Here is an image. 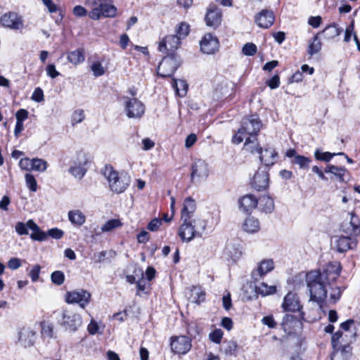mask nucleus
<instances>
[{
	"mask_svg": "<svg viewBox=\"0 0 360 360\" xmlns=\"http://www.w3.org/2000/svg\"><path fill=\"white\" fill-rule=\"evenodd\" d=\"M27 225L30 229L33 232L30 235V238L34 240L44 241L47 238L46 232L41 231L36 223L32 219L27 221Z\"/></svg>",
	"mask_w": 360,
	"mask_h": 360,
	"instance_id": "5701e85b",
	"label": "nucleus"
},
{
	"mask_svg": "<svg viewBox=\"0 0 360 360\" xmlns=\"http://www.w3.org/2000/svg\"><path fill=\"white\" fill-rule=\"evenodd\" d=\"M122 224L120 219H112L106 221L101 230L102 232H109L112 231L115 229L119 228L122 226Z\"/></svg>",
	"mask_w": 360,
	"mask_h": 360,
	"instance_id": "4c0bfd02",
	"label": "nucleus"
},
{
	"mask_svg": "<svg viewBox=\"0 0 360 360\" xmlns=\"http://www.w3.org/2000/svg\"><path fill=\"white\" fill-rule=\"evenodd\" d=\"M275 17L272 11L263 9L255 17L256 24L261 28L267 29L274 22Z\"/></svg>",
	"mask_w": 360,
	"mask_h": 360,
	"instance_id": "4468645a",
	"label": "nucleus"
},
{
	"mask_svg": "<svg viewBox=\"0 0 360 360\" xmlns=\"http://www.w3.org/2000/svg\"><path fill=\"white\" fill-rule=\"evenodd\" d=\"M172 87L174 89L176 94L179 97L186 96L188 91V84L184 79H172Z\"/></svg>",
	"mask_w": 360,
	"mask_h": 360,
	"instance_id": "bb28decb",
	"label": "nucleus"
},
{
	"mask_svg": "<svg viewBox=\"0 0 360 360\" xmlns=\"http://www.w3.org/2000/svg\"><path fill=\"white\" fill-rule=\"evenodd\" d=\"M48 167V162L41 158H32V171L44 172Z\"/></svg>",
	"mask_w": 360,
	"mask_h": 360,
	"instance_id": "72a5a7b5",
	"label": "nucleus"
},
{
	"mask_svg": "<svg viewBox=\"0 0 360 360\" xmlns=\"http://www.w3.org/2000/svg\"><path fill=\"white\" fill-rule=\"evenodd\" d=\"M258 204V200L251 194L243 196L240 200V205L245 212L251 211Z\"/></svg>",
	"mask_w": 360,
	"mask_h": 360,
	"instance_id": "393cba45",
	"label": "nucleus"
},
{
	"mask_svg": "<svg viewBox=\"0 0 360 360\" xmlns=\"http://www.w3.org/2000/svg\"><path fill=\"white\" fill-rule=\"evenodd\" d=\"M282 307L285 311H300L301 305L297 295L292 292L288 293L284 297Z\"/></svg>",
	"mask_w": 360,
	"mask_h": 360,
	"instance_id": "dca6fc26",
	"label": "nucleus"
},
{
	"mask_svg": "<svg viewBox=\"0 0 360 360\" xmlns=\"http://www.w3.org/2000/svg\"><path fill=\"white\" fill-rule=\"evenodd\" d=\"M252 186L258 190H264L269 186V174L264 170H258L252 181Z\"/></svg>",
	"mask_w": 360,
	"mask_h": 360,
	"instance_id": "f3484780",
	"label": "nucleus"
},
{
	"mask_svg": "<svg viewBox=\"0 0 360 360\" xmlns=\"http://www.w3.org/2000/svg\"><path fill=\"white\" fill-rule=\"evenodd\" d=\"M274 269V262L271 259H263L251 273V278L254 281H258L266 274Z\"/></svg>",
	"mask_w": 360,
	"mask_h": 360,
	"instance_id": "ddd939ff",
	"label": "nucleus"
},
{
	"mask_svg": "<svg viewBox=\"0 0 360 360\" xmlns=\"http://www.w3.org/2000/svg\"><path fill=\"white\" fill-rule=\"evenodd\" d=\"M124 106L129 118H141L145 112L143 103L136 98H124Z\"/></svg>",
	"mask_w": 360,
	"mask_h": 360,
	"instance_id": "6e6552de",
	"label": "nucleus"
},
{
	"mask_svg": "<svg viewBox=\"0 0 360 360\" xmlns=\"http://www.w3.org/2000/svg\"><path fill=\"white\" fill-rule=\"evenodd\" d=\"M335 155H345V153H331L329 152H321L319 150H316L314 153V157L316 160L325 162H329Z\"/></svg>",
	"mask_w": 360,
	"mask_h": 360,
	"instance_id": "e433bc0d",
	"label": "nucleus"
},
{
	"mask_svg": "<svg viewBox=\"0 0 360 360\" xmlns=\"http://www.w3.org/2000/svg\"><path fill=\"white\" fill-rule=\"evenodd\" d=\"M172 350L179 354H186L191 348V341L188 337L181 335L171 338Z\"/></svg>",
	"mask_w": 360,
	"mask_h": 360,
	"instance_id": "f8f14e48",
	"label": "nucleus"
},
{
	"mask_svg": "<svg viewBox=\"0 0 360 360\" xmlns=\"http://www.w3.org/2000/svg\"><path fill=\"white\" fill-rule=\"evenodd\" d=\"M340 269L338 266L336 271L333 274L329 273L328 269L323 273L319 271L307 273L306 281L310 293V300L319 304L325 300L327 296L326 285L330 284L328 280H335L340 275Z\"/></svg>",
	"mask_w": 360,
	"mask_h": 360,
	"instance_id": "f257e3e1",
	"label": "nucleus"
},
{
	"mask_svg": "<svg viewBox=\"0 0 360 360\" xmlns=\"http://www.w3.org/2000/svg\"><path fill=\"white\" fill-rule=\"evenodd\" d=\"M262 322L264 325H266L267 326H269L271 328H274L276 326V323L275 322V321H274V319L272 316H264L262 319Z\"/></svg>",
	"mask_w": 360,
	"mask_h": 360,
	"instance_id": "69168bd1",
	"label": "nucleus"
},
{
	"mask_svg": "<svg viewBox=\"0 0 360 360\" xmlns=\"http://www.w3.org/2000/svg\"><path fill=\"white\" fill-rule=\"evenodd\" d=\"M21 266V261L20 259L13 257L8 260V267L12 270H16Z\"/></svg>",
	"mask_w": 360,
	"mask_h": 360,
	"instance_id": "13d9d810",
	"label": "nucleus"
},
{
	"mask_svg": "<svg viewBox=\"0 0 360 360\" xmlns=\"http://www.w3.org/2000/svg\"><path fill=\"white\" fill-rule=\"evenodd\" d=\"M90 299V292L84 290L68 292L65 295L66 302L78 304L82 308H84L89 303Z\"/></svg>",
	"mask_w": 360,
	"mask_h": 360,
	"instance_id": "9b49d317",
	"label": "nucleus"
},
{
	"mask_svg": "<svg viewBox=\"0 0 360 360\" xmlns=\"http://www.w3.org/2000/svg\"><path fill=\"white\" fill-rule=\"evenodd\" d=\"M321 49V43L318 39V37L316 36L314 37L312 42L309 44V53L311 55L315 54L318 53Z\"/></svg>",
	"mask_w": 360,
	"mask_h": 360,
	"instance_id": "a18cd8bd",
	"label": "nucleus"
},
{
	"mask_svg": "<svg viewBox=\"0 0 360 360\" xmlns=\"http://www.w3.org/2000/svg\"><path fill=\"white\" fill-rule=\"evenodd\" d=\"M51 279L53 283L60 285L64 283L65 276L62 271H56L51 274Z\"/></svg>",
	"mask_w": 360,
	"mask_h": 360,
	"instance_id": "c03bdc74",
	"label": "nucleus"
},
{
	"mask_svg": "<svg viewBox=\"0 0 360 360\" xmlns=\"http://www.w3.org/2000/svg\"><path fill=\"white\" fill-rule=\"evenodd\" d=\"M266 84L271 89L278 88L280 84L279 77L278 75H274L266 81Z\"/></svg>",
	"mask_w": 360,
	"mask_h": 360,
	"instance_id": "052dcab7",
	"label": "nucleus"
},
{
	"mask_svg": "<svg viewBox=\"0 0 360 360\" xmlns=\"http://www.w3.org/2000/svg\"><path fill=\"white\" fill-rule=\"evenodd\" d=\"M314 69H302V70H297L293 73L288 79L289 83L300 82L303 79V72H305L309 75L314 73Z\"/></svg>",
	"mask_w": 360,
	"mask_h": 360,
	"instance_id": "f704fd0d",
	"label": "nucleus"
},
{
	"mask_svg": "<svg viewBox=\"0 0 360 360\" xmlns=\"http://www.w3.org/2000/svg\"><path fill=\"white\" fill-rule=\"evenodd\" d=\"M257 46L253 43H246L242 49V52L245 56H253L257 53Z\"/></svg>",
	"mask_w": 360,
	"mask_h": 360,
	"instance_id": "49530a36",
	"label": "nucleus"
},
{
	"mask_svg": "<svg viewBox=\"0 0 360 360\" xmlns=\"http://www.w3.org/2000/svg\"><path fill=\"white\" fill-rule=\"evenodd\" d=\"M205 295V292L200 288L193 287L191 290L193 302L195 303H200L201 301H203Z\"/></svg>",
	"mask_w": 360,
	"mask_h": 360,
	"instance_id": "ea45409f",
	"label": "nucleus"
},
{
	"mask_svg": "<svg viewBox=\"0 0 360 360\" xmlns=\"http://www.w3.org/2000/svg\"><path fill=\"white\" fill-rule=\"evenodd\" d=\"M205 21L207 26L216 27L221 24V14L217 7H210L205 15Z\"/></svg>",
	"mask_w": 360,
	"mask_h": 360,
	"instance_id": "a211bd4d",
	"label": "nucleus"
},
{
	"mask_svg": "<svg viewBox=\"0 0 360 360\" xmlns=\"http://www.w3.org/2000/svg\"><path fill=\"white\" fill-rule=\"evenodd\" d=\"M209 172L208 165L205 160H195L191 165V181L195 183L205 180L209 176Z\"/></svg>",
	"mask_w": 360,
	"mask_h": 360,
	"instance_id": "1a4fd4ad",
	"label": "nucleus"
},
{
	"mask_svg": "<svg viewBox=\"0 0 360 360\" xmlns=\"http://www.w3.org/2000/svg\"><path fill=\"white\" fill-rule=\"evenodd\" d=\"M0 22L4 27L14 30H22L24 28V22L22 16L15 12L4 13L1 17Z\"/></svg>",
	"mask_w": 360,
	"mask_h": 360,
	"instance_id": "9d476101",
	"label": "nucleus"
},
{
	"mask_svg": "<svg viewBox=\"0 0 360 360\" xmlns=\"http://www.w3.org/2000/svg\"><path fill=\"white\" fill-rule=\"evenodd\" d=\"M68 60L73 65H77L84 60V56L82 50L77 49L70 52L68 56Z\"/></svg>",
	"mask_w": 360,
	"mask_h": 360,
	"instance_id": "473e14b6",
	"label": "nucleus"
},
{
	"mask_svg": "<svg viewBox=\"0 0 360 360\" xmlns=\"http://www.w3.org/2000/svg\"><path fill=\"white\" fill-rule=\"evenodd\" d=\"M99 326L98 323L94 321L91 320L90 323L87 326L88 332L91 335H95L98 333Z\"/></svg>",
	"mask_w": 360,
	"mask_h": 360,
	"instance_id": "0e129e2a",
	"label": "nucleus"
},
{
	"mask_svg": "<svg viewBox=\"0 0 360 360\" xmlns=\"http://www.w3.org/2000/svg\"><path fill=\"white\" fill-rule=\"evenodd\" d=\"M342 30L336 25H331L326 27L322 32L325 39L330 40L340 34Z\"/></svg>",
	"mask_w": 360,
	"mask_h": 360,
	"instance_id": "7c9ffc66",
	"label": "nucleus"
},
{
	"mask_svg": "<svg viewBox=\"0 0 360 360\" xmlns=\"http://www.w3.org/2000/svg\"><path fill=\"white\" fill-rule=\"evenodd\" d=\"M259 209L266 213H271L274 210V200L268 196L264 195L258 200Z\"/></svg>",
	"mask_w": 360,
	"mask_h": 360,
	"instance_id": "cd10ccee",
	"label": "nucleus"
},
{
	"mask_svg": "<svg viewBox=\"0 0 360 360\" xmlns=\"http://www.w3.org/2000/svg\"><path fill=\"white\" fill-rule=\"evenodd\" d=\"M260 229V224L257 219L253 217H248L243 224V229L248 233H254Z\"/></svg>",
	"mask_w": 360,
	"mask_h": 360,
	"instance_id": "b1692460",
	"label": "nucleus"
},
{
	"mask_svg": "<svg viewBox=\"0 0 360 360\" xmlns=\"http://www.w3.org/2000/svg\"><path fill=\"white\" fill-rule=\"evenodd\" d=\"M261 148H262L259 146L256 136L246 138L243 147V150L246 153H249L252 155L257 154L259 151L261 150Z\"/></svg>",
	"mask_w": 360,
	"mask_h": 360,
	"instance_id": "a878e982",
	"label": "nucleus"
},
{
	"mask_svg": "<svg viewBox=\"0 0 360 360\" xmlns=\"http://www.w3.org/2000/svg\"><path fill=\"white\" fill-rule=\"evenodd\" d=\"M162 225V221L158 218L151 220L148 224V229L151 231H157Z\"/></svg>",
	"mask_w": 360,
	"mask_h": 360,
	"instance_id": "bf43d9fd",
	"label": "nucleus"
},
{
	"mask_svg": "<svg viewBox=\"0 0 360 360\" xmlns=\"http://www.w3.org/2000/svg\"><path fill=\"white\" fill-rule=\"evenodd\" d=\"M262 127V123L257 116L251 115L243 119L241 127L233 136L232 142L239 144L243 142L246 136H255Z\"/></svg>",
	"mask_w": 360,
	"mask_h": 360,
	"instance_id": "39448f33",
	"label": "nucleus"
},
{
	"mask_svg": "<svg viewBox=\"0 0 360 360\" xmlns=\"http://www.w3.org/2000/svg\"><path fill=\"white\" fill-rule=\"evenodd\" d=\"M28 117V112L25 109H20L15 114L16 122H23Z\"/></svg>",
	"mask_w": 360,
	"mask_h": 360,
	"instance_id": "680f3d73",
	"label": "nucleus"
},
{
	"mask_svg": "<svg viewBox=\"0 0 360 360\" xmlns=\"http://www.w3.org/2000/svg\"><path fill=\"white\" fill-rule=\"evenodd\" d=\"M86 10L82 6H76L73 8V13L75 16L82 17L86 15Z\"/></svg>",
	"mask_w": 360,
	"mask_h": 360,
	"instance_id": "774afa93",
	"label": "nucleus"
},
{
	"mask_svg": "<svg viewBox=\"0 0 360 360\" xmlns=\"http://www.w3.org/2000/svg\"><path fill=\"white\" fill-rule=\"evenodd\" d=\"M311 162V160L310 158L299 155H296L295 158H293L292 163L297 165L300 169H307Z\"/></svg>",
	"mask_w": 360,
	"mask_h": 360,
	"instance_id": "c9c22d12",
	"label": "nucleus"
},
{
	"mask_svg": "<svg viewBox=\"0 0 360 360\" xmlns=\"http://www.w3.org/2000/svg\"><path fill=\"white\" fill-rule=\"evenodd\" d=\"M182 224L180 226L178 235L183 242H190L195 237L201 238L205 231L207 222L201 218L181 219Z\"/></svg>",
	"mask_w": 360,
	"mask_h": 360,
	"instance_id": "7ed1b4c3",
	"label": "nucleus"
},
{
	"mask_svg": "<svg viewBox=\"0 0 360 360\" xmlns=\"http://www.w3.org/2000/svg\"><path fill=\"white\" fill-rule=\"evenodd\" d=\"M46 234H47V236H50L52 238L60 239L63 236L64 232L63 230L59 229L58 228H53V229L48 230V231L46 232Z\"/></svg>",
	"mask_w": 360,
	"mask_h": 360,
	"instance_id": "603ef678",
	"label": "nucleus"
},
{
	"mask_svg": "<svg viewBox=\"0 0 360 360\" xmlns=\"http://www.w3.org/2000/svg\"><path fill=\"white\" fill-rule=\"evenodd\" d=\"M181 39L175 34L166 36L159 44L158 49L162 53H167L159 67L162 65H167L172 68H179L182 64L181 57L175 53L179 47Z\"/></svg>",
	"mask_w": 360,
	"mask_h": 360,
	"instance_id": "f03ea898",
	"label": "nucleus"
},
{
	"mask_svg": "<svg viewBox=\"0 0 360 360\" xmlns=\"http://www.w3.org/2000/svg\"><path fill=\"white\" fill-rule=\"evenodd\" d=\"M68 216L70 221L77 226H82L86 221L85 215L79 210L70 211Z\"/></svg>",
	"mask_w": 360,
	"mask_h": 360,
	"instance_id": "c85d7f7f",
	"label": "nucleus"
},
{
	"mask_svg": "<svg viewBox=\"0 0 360 360\" xmlns=\"http://www.w3.org/2000/svg\"><path fill=\"white\" fill-rule=\"evenodd\" d=\"M200 49L206 54L214 53L219 49L218 39L212 34H206L200 41Z\"/></svg>",
	"mask_w": 360,
	"mask_h": 360,
	"instance_id": "2eb2a0df",
	"label": "nucleus"
},
{
	"mask_svg": "<svg viewBox=\"0 0 360 360\" xmlns=\"http://www.w3.org/2000/svg\"><path fill=\"white\" fill-rule=\"evenodd\" d=\"M196 210L195 201L191 197L184 200L183 208L181 213V219H192L193 213Z\"/></svg>",
	"mask_w": 360,
	"mask_h": 360,
	"instance_id": "aec40b11",
	"label": "nucleus"
},
{
	"mask_svg": "<svg viewBox=\"0 0 360 360\" xmlns=\"http://www.w3.org/2000/svg\"><path fill=\"white\" fill-rule=\"evenodd\" d=\"M28 229H29V227L27 225V221L25 224L23 222H18L15 226V231L19 235L28 234Z\"/></svg>",
	"mask_w": 360,
	"mask_h": 360,
	"instance_id": "864d4df0",
	"label": "nucleus"
},
{
	"mask_svg": "<svg viewBox=\"0 0 360 360\" xmlns=\"http://www.w3.org/2000/svg\"><path fill=\"white\" fill-rule=\"evenodd\" d=\"M85 4L91 9L89 15L93 20L101 17L112 18L116 15L117 8L113 5L103 3V0H86Z\"/></svg>",
	"mask_w": 360,
	"mask_h": 360,
	"instance_id": "0eeeda50",
	"label": "nucleus"
},
{
	"mask_svg": "<svg viewBox=\"0 0 360 360\" xmlns=\"http://www.w3.org/2000/svg\"><path fill=\"white\" fill-rule=\"evenodd\" d=\"M25 180L27 188L32 192L37 191V182L33 174L27 173L25 175Z\"/></svg>",
	"mask_w": 360,
	"mask_h": 360,
	"instance_id": "58836bf2",
	"label": "nucleus"
},
{
	"mask_svg": "<svg viewBox=\"0 0 360 360\" xmlns=\"http://www.w3.org/2000/svg\"><path fill=\"white\" fill-rule=\"evenodd\" d=\"M108 181L110 190L117 194L124 193L131 183V177L126 172H118L112 166L106 165L102 170Z\"/></svg>",
	"mask_w": 360,
	"mask_h": 360,
	"instance_id": "20e7f679",
	"label": "nucleus"
},
{
	"mask_svg": "<svg viewBox=\"0 0 360 360\" xmlns=\"http://www.w3.org/2000/svg\"><path fill=\"white\" fill-rule=\"evenodd\" d=\"M275 285H268L265 283H261L259 285L255 286V291L257 294L262 296L272 295L276 292Z\"/></svg>",
	"mask_w": 360,
	"mask_h": 360,
	"instance_id": "2f4dec72",
	"label": "nucleus"
},
{
	"mask_svg": "<svg viewBox=\"0 0 360 360\" xmlns=\"http://www.w3.org/2000/svg\"><path fill=\"white\" fill-rule=\"evenodd\" d=\"M35 335L32 330L23 328L19 332L18 340L25 347H30L35 341Z\"/></svg>",
	"mask_w": 360,
	"mask_h": 360,
	"instance_id": "4be33fe9",
	"label": "nucleus"
},
{
	"mask_svg": "<svg viewBox=\"0 0 360 360\" xmlns=\"http://www.w3.org/2000/svg\"><path fill=\"white\" fill-rule=\"evenodd\" d=\"M32 100L38 103L41 102L44 100V92L41 88L37 87L34 89L32 95Z\"/></svg>",
	"mask_w": 360,
	"mask_h": 360,
	"instance_id": "5fc2aeb1",
	"label": "nucleus"
},
{
	"mask_svg": "<svg viewBox=\"0 0 360 360\" xmlns=\"http://www.w3.org/2000/svg\"><path fill=\"white\" fill-rule=\"evenodd\" d=\"M58 323L65 331L75 333L82 325V316L72 309H62L55 312Z\"/></svg>",
	"mask_w": 360,
	"mask_h": 360,
	"instance_id": "423d86ee",
	"label": "nucleus"
},
{
	"mask_svg": "<svg viewBox=\"0 0 360 360\" xmlns=\"http://www.w3.org/2000/svg\"><path fill=\"white\" fill-rule=\"evenodd\" d=\"M189 33V25L185 22H181L176 29L175 35L181 40L185 38Z\"/></svg>",
	"mask_w": 360,
	"mask_h": 360,
	"instance_id": "79ce46f5",
	"label": "nucleus"
},
{
	"mask_svg": "<svg viewBox=\"0 0 360 360\" xmlns=\"http://www.w3.org/2000/svg\"><path fill=\"white\" fill-rule=\"evenodd\" d=\"M69 172L75 177L81 179L86 174V169L85 167L73 165Z\"/></svg>",
	"mask_w": 360,
	"mask_h": 360,
	"instance_id": "a19ab883",
	"label": "nucleus"
},
{
	"mask_svg": "<svg viewBox=\"0 0 360 360\" xmlns=\"http://www.w3.org/2000/svg\"><path fill=\"white\" fill-rule=\"evenodd\" d=\"M324 171L326 173H330V174H333L334 176H335L340 182L345 181L344 176L347 172V170L345 167H338V166L333 165H328L325 168Z\"/></svg>",
	"mask_w": 360,
	"mask_h": 360,
	"instance_id": "c756f323",
	"label": "nucleus"
},
{
	"mask_svg": "<svg viewBox=\"0 0 360 360\" xmlns=\"http://www.w3.org/2000/svg\"><path fill=\"white\" fill-rule=\"evenodd\" d=\"M197 141V136L195 134H189L185 141V147L189 148L193 146Z\"/></svg>",
	"mask_w": 360,
	"mask_h": 360,
	"instance_id": "e2e57ef3",
	"label": "nucleus"
},
{
	"mask_svg": "<svg viewBox=\"0 0 360 360\" xmlns=\"http://www.w3.org/2000/svg\"><path fill=\"white\" fill-rule=\"evenodd\" d=\"M209 337L212 342L219 344L223 337V332L220 329H215L210 333Z\"/></svg>",
	"mask_w": 360,
	"mask_h": 360,
	"instance_id": "3c124183",
	"label": "nucleus"
},
{
	"mask_svg": "<svg viewBox=\"0 0 360 360\" xmlns=\"http://www.w3.org/2000/svg\"><path fill=\"white\" fill-rule=\"evenodd\" d=\"M341 295L342 290L340 287L332 288L331 292L330 293V299L333 303H335L340 298Z\"/></svg>",
	"mask_w": 360,
	"mask_h": 360,
	"instance_id": "4d7b16f0",
	"label": "nucleus"
},
{
	"mask_svg": "<svg viewBox=\"0 0 360 360\" xmlns=\"http://www.w3.org/2000/svg\"><path fill=\"white\" fill-rule=\"evenodd\" d=\"M85 115L83 110H77L72 115L71 122L73 126L82 122L84 120Z\"/></svg>",
	"mask_w": 360,
	"mask_h": 360,
	"instance_id": "37998d69",
	"label": "nucleus"
},
{
	"mask_svg": "<svg viewBox=\"0 0 360 360\" xmlns=\"http://www.w3.org/2000/svg\"><path fill=\"white\" fill-rule=\"evenodd\" d=\"M257 154L259 155L261 162L266 166L273 165L277 155L273 148H266L264 150L261 148V150H259Z\"/></svg>",
	"mask_w": 360,
	"mask_h": 360,
	"instance_id": "412c9836",
	"label": "nucleus"
},
{
	"mask_svg": "<svg viewBox=\"0 0 360 360\" xmlns=\"http://www.w3.org/2000/svg\"><path fill=\"white\" fill-rule=\"evenodd\" d=\"M88 162V158L86 154L83 152H80L77 155V157L73 160V165H81L85 167Z\"/></svg>",
	"mask_w": 360,
	"mask_h": 360,
	"instance_id": "de8ad7c7",
	"label": "nucleus"
},
{
	"mask_svg": "<svg viewBox=\"0 0 360 360\" xmlns=\"http://www.w3.org/2000/svg\"><path fill=\"white\" fill-rule=\"evenodd\" d=\"M350 224L352 226V230L354 233L360 229V222L358 217L354 213L350 214Z\"/></svg>",
	"mask_w": 360,
	"mask_h": 360,
	"instance_id": "6e6d98bb",
	"label": "nucleus"
},
{
	"mask_svg": "<svg viewBox=\"0 0 360 360\" xmlns=\"http://www.w3.org/2000/svg\"><path fill=\"white\" fill-rule=\"evenodd\" d=\"M32 159L28 158H22L19 162V167L21 169L31 172L32 171Z\"/></svg>",
	"mask_w": 360,
	"mask_h": 360,
	"instance_id": "8fccbe9b",
	"label": "nucleus"
},
{
	"mask_svg": "<svg viewBox=\"0 0 360 360\" xmlns=\"http://www.w3.org/2000/svg\"><path fill=\"white\" fill-rule=\"evenodd\" d=\"M337 250L340 252H347L356 246V240L351 237L342 236L335 240Z\"/></svg>",
	"mask_w": 360,
	"mask_h": 360,
	"instance_id": "6ab92c4d",
	"label": "nucleus"
},
{
	"mask_svg": "<svg viewBox=\"0 0 360 360\" xmlns=\"http://www.w3.org/2000/svg\"><path fill=\"white\" fill-rule=\"evenodd\" d=\"M40 270L41 266L39 264H34L29 271L28 275L33 282H36L39 279Z\"/></svg>",
	"mask_w": 360,
	"mask_h": 360,
	"instance_id": "09e8293b",
	"label": "nucleus"
},
{
	"mask_svg": "<svg viewBox=\"0 0 360 360\" xmlns=\"http://www.w3.org/2000/svg\"><path fill=\"white\" fill-rule=\"evenodd\" d=\"M142 149L143 150H148L153 148L155 146L154 141L149 138H145L142 140Z\"/></svg>",
	"mask_w": 360,
	"mask_h": 360,
	"instance_id": "338daca9",
	"label": "nucleus"
}]
</instances>
